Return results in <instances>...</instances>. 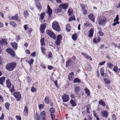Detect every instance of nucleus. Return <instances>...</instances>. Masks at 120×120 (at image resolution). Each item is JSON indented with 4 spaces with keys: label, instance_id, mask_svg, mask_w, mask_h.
Returning <instances> with one entry per match:
<instances>
[{
    "label": "nucleus",
    "instance_id": "obj_29",
    "mask_svg": "<svg viewBox=\"0 0 120 120\" xmlns=\"http://www.w3.org/2000/svg\"><path fill=\"white\" fill-rule=\"evenodd\" d=\"M0 41L1 42L2 45L5 46L7 44V41L6 40L4 39H2L1 41Z\"/></svg>",
    "mask_w": 120,
    "mask_h": 120
},
{
    "label": "nucleus",
    "instance_id": "obj_62",
    "mask_svg": "<svg viewBox=\"0 0 120 120\" xmlns=\"http://www.w3.org/2000/svg\"><path fill=\"white\" fill-rule=\"evenodd\" d=\"M52 53L50 52H49V54H48V58H50L52 57Z\"/></svg>",
    "mask_w": 120,
    "mask_h": 120
},
{
    "label": "nucleus",
    "instance_id": "obj_37",
    "mask_svg": "<svg viewBox=\"0 0 120 120\" xmlns=\"http://www.w3.org/2000/svg\"><path fill=\"white\" fill-rule=\"evenodd\" d=\"M107 66L109 67L110 68H112L113 66V64L109 62L107 63Z\"/></svg>",
    "mask_w": 120,
    "mask_h": 120
},
{
    "label": "nucleus",
    "instance_id": "obj_35",
    "mask_svg": "<svg viewBox=\"0 0 120 120\" xmlns=\"http://www.w3.org/2000/svg\"><path fill=\"white\" fill-rule=\"evenodd\" d=\"M73 82L74 83H80L81 82V81L78 78H76L74 79L73 80Z\"/></svg>",
    "mask_w": 120,
    "mask_h": 120
},
{
    "label": "nucleus",
    "instance_id": "obj_23",
    "mask_svg": "<svg viewBox=\"0 0 120 120\" xmlns=\"http://www.w3.org/2000/svg\"><path fill=\"white\" fill-rule=\"evenodd\" d=\"M101 41L100 38L99 37H97L95 38H94L93 41L95 43H98Z\"/></svg>",
    "mask_w": 120,
    "mask_h": 120
},
{
    "label": "nucleus",
    "instance_id": "obj_54",
    "mask_svg": "<svg viewBox=\"0 0 120 120\" xmlns=\"http://www.w3.org/2000/svg\"><path fill=\"white\" fill-rule=\"evenodd\" d=\"M99 34L101 36H102L104 35V33L101 31H100L99 32Z\"/></svg>",
    "mask_w": 120,
    "mask_h": 120
},
{
    "label": "nucleus",
    "instance_id": "obj_58",
    "mask_svg": "<svg viewBox=\"0 0 120 120\" xmlns=\"http://www.w3.org/2000/svg\"><path fill=\"white\" fill-rule=\"evenodd\" d=\"M85 57L87 59H89V60H92V58H91V57L90 56H88L87 55V56H85Z\"/></svg>",
    "mask_w": 120,
    "mask_h": 120
},
{
    "label": "nucleus",
    "instance_id": "obj_14",
    "mask_svg": "<svg viewBox=\"0 0 120 120\" xmlns=\"http://www.w3.org/2000/svg\"><path fill=\"white\" fill-rule=\"evenodd\" d=\"M88 17L89 19L93 22H95V18L94 15L92 13H90L89 15H88Z\"/></svg>",
    "mask_w": 120,
    "mask_h": 120
},
{
    "label": "nucleus",
    "instance_id": "obj_45",
    "mask_svg": "<svg viewBox=\"0 0 120 120\" xmlns=\"http://www.w3.org/2000/svg\"><path fill=\"white\" fill-rule=\"evenodd\" d=\"M31 91L32 92H34L36 91V89L33 86L31 87Z\"/></svg>",
    "mask_w": 120,
    "mask_h": 120
},
{
    "label": "nucleus",
    "instance_id": "obj_49",
    "mask_svg": "<svg viewBox=\"0 0 120 120\" xmlns=\"http://www.w3.org/2000/svg\"><path fill=\"white\" fill-rule=\"evenodd\" d=\"M36 7L39 9L40 10L41 9V6L39 3H38L37 4Z\"/></svg>",
    "mask_w": 120,
    "mask_h": 120
},
{
    "label": "nucleus",
    "instance_id": "obj_7",
    "mask_svg": "<svg viewBox=\"0 0 120 120\" xmlns=\"http://www.w3.org/2000/svg\"><path fill=\"white\" fill-rule=\"evenodd\" d=\"M66 67L67 68L69 67L73 66L74 65V63L71 60L68 59L66 61Z\"/></svg>",
    "mask_w": 120,
    "mask_h": 120
},
{
    "label": "nucleus",
    "instance_id": "obj_64",
    "mask_svg": "<svg viewBox=\"0 0 120 120\" xmlns=\"http://www.w3.org/2000/svg\"><path fill=\"white\" fill-rule=\"evenodd\" d=\"M105 61H104L102 62H100L99 64V65H103L104 64H105Z\"/></svg>",
    "mask_w": 120,
    "mask_h": 120
},
{
    "label": "nucleus",
    "instance_id": "obj_6",
    "mask_svg": "<svg viewBox=\"0 0 120 120\" xmlns=\"http://www.w3.org/2000/svg\"><path fill=\"white\" fill-rule=\"evenodd\" d=\"M62 38V36L61 35H58L57 39H56V41L55 43L56 45L59 46L60 45Z\"/></svg>",
    "mask_w": 120,
    "mask_h": 120
},
{
    "label": "nucleus",
    "instance_id": "obj_31",
    "mask_svg": "<svg viewBox=\"0 0 120 120\" xmlns=\"http://www.w3.org/2000/svg\"><path fill=\"white\" fill-rule=\"evenodd\" d=\"M41 49L42 53L45 55V54L46 51L45 47L43 46L41 47Z\"/></svg>",
    "mask_w": 120,
    "mask_h": 120
},
{
    "label": "nucleus",
    "instance_id": "obj_42",
    "mask_svg": "<svg viewBox=\"0 0 120 120\" xmlns=\"http://www.w3.org/2000/svg\"><path fill=\"white\" fill-rule=\"evenodd\" d=\"M9 23L10 25L15 26L16 25V24L15 23L12 21H10Z\"/></svg>",
    "mask_w": 120,
    "mask_h": 120
},
{
    "label": "nucleus",
    "instance_id": "obj_55",
    "mask_svg": "<svg viewBox=\"0 0 120 120\" xmlns=\"http://www.w3.org/2000/svg\"><path fill=\"white\" fill-rule=\"evenodd\" d=\"M44 105H42V104H41L39 105L38 107L40 109L42 108H43L44 107Z\"/></svg>",
    "mask_w": 120,
    "mask_h": 120
},
{
    "label": "nucleus",
    "instance_id": "obj_9",
    "mask_svg": "<svg viewBox=\"0 0 120 120\" xmlns=\"http://www.w3.org/2000/svg\"><path fill=\"white\" fill-rule=\"evenodd\" d=\"M45 112L44 111H42L40 113V116L41 117V120H45Z\"/></svg>",
    "mask_w": 120,
    "mask_h": 120
},
{
    "label": "nucleus",
    "instance_id": "obj_22",
    "mask_svg": "<svg viewBox=\"0 0 120 120\" xmlns=\"http://www.w3.org/2000/svg\"><path fill=\"white\" fill-rule=\"evenodd\" d=\"M94 32V28H91L90 31V32L88 35V36L90 38L92 37L93 36Z\"/></svg>",
    "mask_w": 120,
    "mask_h": 120
},
{
    "label": "nucleus",
    "instance_id": "obj_57",
    "mask_svg": "<svg viewBox=\"0 0 120 120\" xmlns=\"http://www.w3.org/2000/svg\"><path fill=\"white\" fill-rule=\"evenodd\" d=\"M24 16L25 17H27L28 15L27 11H24Z\"/></svg>",
    "mask_w": 120,
    "mask_h": 120
},
{
    "label": "nucleus",
    "instance_id": "obj_18",
    "mask_svg": "<svg viewBox=\"0 0 120 120\" xmlns=\"http://www.w3.org/2000/svg\"><path fill=\"white\" fill-rule=\"evenodd\" d=\"M6 83L7 85V87L9 88H10L11 86V83L9 79L6 80Z\"/></svg>",
    "mask_w": 120,
    "mask_h": 120
},
{
    "label": "nucleus",
    "instance_id": "obj_36",
    "mask_svg": "<svg viewBox=\"0 0 120 120\" xmlns=\"http://www.w3.org/2000/svg\"><path fill=\"white\" fill-rule=\"evenodd\" d=\"M103 80L107 84H109L110 82V80L108 78L104 79Z\"/></svg>",
    "mask_w": 120,
    "mask_h": 120
},
{
    "label": "nucleus",
    "instance_id": "obj_40",
    "mask_svg": "<svg viewBox=\"0 0 120 120\" xmlns=\"http://www.w3.org/2000/svg\"><path fill=\"white\" fill-rule=\"evenodd\" d=\"M18 17L17 14L15 15L14 16L12 17V19L15 20H17L18 19Z\"/></svg>",
    "mask_w": 120,
    "mask_h": 120
},
{
    "label": "nucleus",
    "instance_id": "obj_5",
    "mask_svg": "<svg viewBox=\"0 0 120 120\" xmlns=\"http://www.w3.org/2000/svg\"><path fill=\"white\" fill-rule=\"evenodd\" d=\"M13 95L17 101H20L21 96V94L19 92H16Z\"/></svg>",
    "mask_w": 120,
    "mask_h": 120
},
{
    "label": "nucleus",
    "instance_id": "obj_17",
    "mask_svg": "<svg viewBox=\"0 0 120 120\" xmlns=\"http://www.w3.org/2000/svg\"><path fill=\"white\" fill-rule=\"evenodd\" d=\"M74 73L73 72H72L69 73V75L68 78L69 80L71 81H72L74 78Z\"/></svg>",
    "mask_w": 120,
    "mask_h": 120
},
{
    "label": "nucleus",
    "instance_id": "obj_52",
    "mask_svg": "<svg viewBox=\"0 0 120 120\" xmlns=\"http://www.w3.org/2000/svg\"><path fill=\"white\" fill-rule=\"evenodd\" d=\"M51 116L52 118V120H53L55 118V116L54 114L52 113L51 114Z\"/></svg>",
    "mask_w": 120,
    "mask_h": 120
},
{
    "label": "nucleus",
    "instance_id": "obj_44",
    "mask_svg": "<svg viewBox=\"0 0 120 120\" xmlns=\"http://www.w3.org/2000/svg\"><path fill=\"white\" fill-rule=\"evenodd\" d=\"M50 111L51 113H54L55 112V109L53 107H51L50 109Z\"/></svg>",
    "mask_w": 120,
    "mask_h": 120
},
{
    "label": "nucleus",
    "instance_id": "obj_25",
    "mask_svg": "<svg viewBox=\"0 0 120 120\" xmlns=\"http://www.w3.org/2000/svg\"><path fill=\"white\" fill-rule=\"evenodd\" d=\"M5 78L4 77L0 78V84L2 85L4 84V82L5 81Z\"/></svg>",
    "mask_w": 120,
    "mask_h": 120
},
{
    "label": "nucleus",
    "instance_id": "obj_2",
    "mask_svg": "<svg viewBox=\"0 0 120 120\" xmlns=\"http://www.w3.org/2000/svg\"><path fill=\"white\" fill-rule=\"evenodd\" d=\"M52 27L54 30L57 31L59 32L60 30V26L56 21H54L52 23Z\"/></svg>",
    "mask_w": 120,
    "mask_h": 120
},
{
    "label": "nucleus",
    "instance_id": "obj_32",
    "mask_svg": "<svg viewBox=\"0 0 120 120\" xmlns=\"http://www.w3.org/2000/svg\"><path fill=\"white\" fill-rule=\"evenodd\" d=\"M69 16L73 15V10L72 8H69L68 11Z\"/></svg>",
    "mask_w": 120,
    "mask_h": 120
},
{
    "label": "nucleus",
    "instance_id": "obj_12",
    "mask_svg": "<svg viewBox=\"0 0 120 120\" xmlns=\"http://www.w3.org/2000/svg\"><path fill=\"white\" fill-rule=\"evenodd\" d=\"M46 25L45 24H41L40 28V30L42 33H44V30L45 29Z\"/></svg>",
    "mask_w": 120,
    "mask_h": 120
},
{
    "label": "nucleus",
    "instance_id": "obj_59",
    "mask_svg": "<svg viewBox=\"0 0 120 120\" xmlns=\"http://www.w3.org/2000/svg\"><path fill=\"white\" fill-rule=\"evenodd\" d=\"M34 62V60L33 59H31L30 60V61L29 63L30 65H31V64H32Z\"/></svg>",
    "mask_w": 120,
    "mask_h": 120
},
{
    "label": "nucleus",
    "instance_id": "obj_56",
    "mask_svg": "<svg viewBox=\"0 0 120 120\" xmlns=\"http://www.w3.org/2000/svg\"><path fill=\"white\" fill-rule=\"evenodd\" d=\"M27 25H25L24 26V28L25 30H27L28 29Z\"/></svg>",
    "mask_w": 120,
    "mask_h": 120
},
{
    "label": "nucleus",
    "instance_id": "obj_19",
    "mask_svg": "<svg viewBox=\"0 0 120 120\" xmlns=\"http://www.w3.org/2000/svg\"><path fill=\"white\" fill-rule=\"evenodd\" d=\"M59 7L61 8V10L62 9L65 10L68 8V5L66 4H63L59 5Z\"/></svg>",
    "mask_w": 120,
    "mask_h": 120
},
{
    "label": "nucleus",
    "instance_id": "obj_21",
    "mask_svg": "<svg viewBox=\"0 0 120 120\" xmlns=\"http://www.w3.org/2000/svg\"><path fill=\"white\" fill-rule=\"evenodd\" d=\"M28 111L27 107L26 106H25L24 110L23 115L25 116H27L28 115Z\"/></svg>",
    "mask_w": 120,
    "mask_h": 120
},
{
    "label": "nucleus",
    "instance_id": "obj_48",
    "mask_svg": "<svg viewBox=\"0 0 120 120\" xmlns=\"http://www.w3.org/2000/svg\"><path fill=\"white\" fill-rule=\"evenodd\" d=\"M118 69V68L116 66H114L113 68V70L115 71V72L117 73V71Z\"/></svg>",
    "mask_w": 120,
    "mask_h": 120
},
{
    "label": "nucleus",
    "instance_id": "obj_1",
    "mask_svg": "<svg viewBox=\"0 0 120 120\" xmlns=\"http://www.w3.org/2000/svg\"><path fill=\"white\" fill-rule=\"evenodd\" d=\"M16 63L15 62H12L8 63L5 66V68L9 71H13L16 67Z\"/></svg>",
    "mask_w": 120,
    "mask_h": 120
},
{
    "label": "nucleus",
    "instance_id": "obj_27",
    "mask_svg": "<svg viewBox=\"0 0 120 120\" xmlns=\"http://www.w3.org/2000/svg\"><path fill=\"white\" fill-rule=\"evenodd\" d=\"M61 11V8H60L59 7H56L54 10V11L57 14L60 12Z\"/></svg>",
    "mask_w": 120,
    "mask_h": 120
},
{
    "label": "nucleus",
    "instance_id": "obj_60",
    "mask_svg": "<svg viewBox=\"0 0 120 120\" xmlns=\"http://www.w3.org/2000/svg\"><path fill=\"white\" fill-rule=\"evenodd\" d=\"M112 116L113 120H116V118L115 114H113L112 115Z\"/></svg>",
    "mask_w": 120,
    "mask_h": 120
},
{
    "label": "nucleus",
    "instance_id": "obj_30",
    "mask_svg": "<svg viewBox=\"0 0 120 120\" xmlns=\"http://www.w3.org/2000/svg\"><path fill=\"white\" fill-rule=\"evenodd\" d=\"M66 30L67 32H69L71 29V28L70 27V24H67L66 25Z\"/></svg>",
    "mask_w": 120,
    "mask_h": 120
},
{
    "label": "nucleus",
    "instance_id": "obj_33",
    "mask_svg": "<svg viewBox=\"0 0 120 120\" xmlns=\"http://www.w3.org/2000/svg\"><path fill=\"white\" fill-rule=\"evenodd\" d=\"M40 43L41 46H45V43L44 42V38H42L41 39Z\"/></svg>",
    "mask_w": 120,
    "mask_h": 120
},
{
    "label": "nucleus",
    "instance_id": "obj_26",
    "mask_svg": "<svg viewBox=\"0 0 120 120\" xmlns=\"http://www.w3.org/2000/svg\"><path fill=\"white\" fill-rule=\"evenodd\" d=\"M100 105L103 106H105L106 105L105 102V101H103L102 100H100V101H99V105Z\"/></svg>",
    "mask_w": 120,
    "mask_h": 120
},
{
    "label": "nucleus",
    "instance_id": "obj_16",
    "mask_svg": "<svg viewBox=\"0 0 120 120\" xmlns=\"http://www.w3.org/2000/svg\"><path fill=\"white\" fill-rule=\"evenodd\" d=\"M80 87L79 86H76L74 88V91L76 94H78L80 91Z\"/></svg>",
    "mask_w": 120,
    "mask_h": 120
},
{
    "label": "nucleus",
    "instance_id": "obj_63",
    "mask_svg": "<svg viewBox=\"0 0 120 120\" xmlns=\"http://www.w3.org/2000/svg\"><path fill=\"white\" fill-rule=\"evenodd\" d=\"M16 119L18 120H21V117L18 116H16Z\"/></svg>",
    "mask_w": 120,
    "mask_h": 120
},
{
    "label": "nucleus",
    "instance_id": "obj_10",
    "mask_svg": "<svg viewBox=\"0 0 120 120\" xmlns=\"http://www.w3.org/2000/svg\"><path fill=\"white\" fill-rule=\"evenodd\" d=\"M63 102H66L68 101L69 100V96L67 94H65L62 97Z\"/></svg>",
    "mask_w": 120,
    "mask_h": 120
},
{
    "label": "nucleus",
    "instance_id": "obj_13",
    "mask_svg": "<svg viewBox=\"0 0 120 120\" xmlns=\"http://www.w3.org/2000/svg\"><path fill=\"white\" fill-rule=\"evenodd\" d=\"M76 102L77 101L75 100H74L72 99H71L70 101V102L72 107H75L76 105Z\"/></svg>",
    "mask_w": 120,
    "mask_h": 120
},
{
    "label": "nucleus",
    "instance_id": "obj_24",
    "mask_svg": "<svg viewBox=\"0 0 120 120\" xmlns=\"http://www.w3.org/2000/svg\"><path fill=\"white\" fill-rule=\"evenodd\" d=\"M45 103L46 104H48L50 103L51 101L49 98V97L48 96H46L45 98L44 99Z\"/></svg>",
    "mask_w": 120,
    "mask_h": 120
},
{
    "label": "nucleus",
    "instance_id": "obj_11",
    "mask_svg": "<svg viewBox=\"0 0 120 120\" xmlns=\"http://www.w3.org/2000/svg\"><path fill=\"white\" fill-rule=\"evenodd\" d=\"M101 116L104 117H107L108 112L106 110H102L101 112Z\"/></svg>",
    "mask_w": 120,
    "mask_h": 120
},
{
    "label": "nucleus",
    "instance_id": "obj_50",
    "mask_svg": "<svg viewBox=\"0 0 120 120\" xmlns=\"http://www.w3.org/2000/svg\"><path fill=\"white\" fill-rule=\"evenodd\" d=\"M80 7L83 9H84L86 7V5H84L82 4H80Z\"/></svg>",
    "mask_w": 120,
    "mask_h": 120
},
{
    "label": "nucleus",
    "instance_id": "obj_34",
    "mask_svg": "<svg viewBox=\"0 0 120 120\" xmlns=\"http://www.w3.org/2000/svg\"><path fill=\"white\" fill-rule=\"evenodd\" d=\"M100 73L101 75V76H103L104 75V70L103 67L101 68L100 69Z\"/></svg>",
    "mask_w": 120,
    "mask_h": 120
},
{
    "label": "nucleus",
    "instance_id": "obj_53",
    "mask_svg": "<svg viewBox=\"0 0 120 120\" xmlns=\"http://www.w3.org/2000/svg\"><path fill=\"white\" fill-rule=\"evenodd\" d=\"M14 88V86L13 85L12 87L10 90V91L11 92H12L14 91L15 90Z\"/></svg>",
    "mask_w": 120,
    "mask_h": 120
},
{
    "label": "nucleus",
    "instance_id": "obj_15",
    "mask_svg": "<svg viewBox=\"0 0 120 120\" xmlns=\"http://www.w3.org/2000/svg\"><path fill=\"white\" fill-rule=\"evenodd\" d=\"M11 45L14 50H16L17 49L18 45L17 43L15 42H13L11 43Z\"/></svg>",
    "mask_w": 120,
    "mask_h": 120
},
{
    "label": "nucleus",
    "instance_id": "obj_43",
    "mask_svg": "<svg viewBox=\"0 0 120 120\" xmlns=\"http://www.w3.org/2000/svg\"><path fill=\"white\" fill-rule=\"evenodd\" d=\"M70 59L72 61L74 62L76 60L75 57V56H73L70 58Z\"/></svg>",
    "mask_w": 120,
    "mask_h": 120
},
{
    "label": "nucleus",
    "instance_id": "obj_61",
    "mask_svg": "<svg viewBox=\"0 0 120 120\" xmlns=\"http://www.w3.org/2000/svg\"><path fill=\"white\" fill-rule=\"evenodd\" d=\"M88 120H92V116H89L88 117Z\"/></svg>",
    "mask_w": 120,
    "mask_h": 120
},
{
    "label": "nucleus",
    "instance_id": "obj_41",
    "mask_svg": "<svg viewBox=\"0 0 120 120\" xmlns=\"http://www.w3.org/2000/svg\"><path fill=\"white\" fill-rule=\"evenodd\" d=\"M45 14V12H43L40 15V19H41L42 20L44 18V15Z\"/></svg>",
    "mask_w": 120,
    "mask_h": 120
},
{
    "label": "nucleus",
    "instance_id": "obj_28",
    "mask_svg": "<svg viewBox=\"0 0 120 120\" xmlns=\"http://www.w3.org/2000/svg\"><path fill=\"white\" fill-rule=\"evenodd\" d=\"M84 90L85 91L86 93V94L87 96H89L90 94V90L87 88H85Z\"/></svg>",
    "mask_w": 120,
    "mask_h": 120
},
{
    "label": "nucleus",
    "instance_id": "obj_46",
    "mask_svg": "<svg viewBox=\"0 0 120 120\" xmlns=\"http://www.w3.org/2000/svg\"><path fill=\"white\" fill-rule=\"evenodd\" d=\"M4 100L3 97L1 95H0V101L1 102H3Z\"/></svg>",
    "mask_w": 120,
    "mask_h": 120
},
{
    "label": "nucleus",
    "instance_id": "obj_51",
    "mask_svg": "<svg viewBox=\"0 0 120 120\" xmlns=\"http://www.w3.org/2000/svg\"><path fill=\"white\" fill-rule=\"evenodd\" d=\"M119 19V15H117L116 16V18L114 19V22H115L116 21H117Z\"/></svg>",
    "mask_w": 120,
    "mask_h": 120
},
{
    "label": "nucleus",
    "instance_id": "obj_4",
    "mask_svg": "<svg viewBox=\"0 0 120 120\" xmlns=\"http://www.w3.org/2000/svg\"><path fill=\"white\" fill-rule=\"evenodd\" d=\"M6 51L8 54H9L11 57L13 58L15 57V53L14 51L12 49L9 48L6 49Z\"/></svg>",
    "mask_w": 120,
    "mask_h": 120
},
{
    "label": "nucleus",
    "instance_id": "obj_39",
    "mask_svg": "<svg viewBox=\"0 0 120 120\" xmlns=\"http://www.w3.org/2000/svg\"><path fill=\"white\" fill-rule=\"evenodd\" d=\"M35 118L37 120H40V116L39 114L37 112L35 115Z\"/></svg>",
    "mask_w": 120,
    "mask_h": 120
},
{
    "label": "nucleus",
    "instance_id": "obj_8",
    "mask_svg": "<svg viewBox=\"0 0 120 120\" xmlns=\"http://www.w3.org/2000/svg\"><path fill=\"white\" fill-rule=\"evenodd\" d=\"M105 20L106 19L104 18H100L98 20L99 24L100 26L104 25L106 21Z\"/></svg>",
    "mask_w": 120,
    "mask_h": 120
},
{
    "label": "nucleus",
    "instance_id": "obj_47",
    "mask_svg": "<svg viewBox=\"0 0 120 120\" xmlns=\"http://www.w3.org/2000/svg\"><path fill=\"white\" fill-rule=\"evenodd\" d=\"M72 38L74 41L76 40L77 39L76 36L75 34H74L72 35Z\"/></svg>",
    "mask_w": 120,
    "mask_h": 120
},
{
    "label": "nucleus",
    "instance_id": "obj_3",
    "mask_svg": "<svg viewBox=\"0 0 120 120\" xmlns=\"http://www.w3.org/2000/svg\"><path fill=\"white\" fill-rule=\"evenodd\" d=\"M46 33L47 35L53 39L55 40L56 39L57 37L55 34L52 31L50 30H47L46 31Z\"/></svg>",
    "mask_w": 120,
    "mask_h": 120
},
{
    "label": "nucleus",
    "instance_id": "obj_20",
    "mask_svg": "<svg viewBox=\"0 0 120 120\" xmlns=\"http://www.w3.org/2000/svg\"><path fill=\"white\" fill-rule=\"evenodd\" d=\"M47 8L48 14V15L50 16L52 15V10L50 8L49 5H47Z\"/></svg>",
    "mask_w": 120,
    "mask_h": 120
},
{
    "label": "nucleus",
    "instance_id": "obj_38",
    "mask_svg": "<svg viewBox=\"0 0 120 120\" xmlns=\"http://www.w3.org/2000/svg\"><path fill=\"white\" fill-rule=\"evenodd\" d=\"M10 106V104L8 102H7L5 104V106L6 109H9V107Z\"/></svg>",
    "mask_w": 120,
    "mask_h": 120
}]
</instances>
